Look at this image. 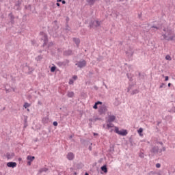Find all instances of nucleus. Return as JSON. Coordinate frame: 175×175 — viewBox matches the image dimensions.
<instances>
[{"instance_id":"f257e3e1","label":"nucleus","mask_w":175,"mask_h":175,"mask_svg":"<svg viewBox=\"0 0 175 175\" xmlns=\"http://www.w3.org/2000/svg\"><path fill=\"white\" fill-rule=\"evenodd\" d=\"M162 36L163 37V39L167 40V42H170V40H175L174 31L172 29H167L166 31V33L163 34Z\"/></svg>"},{"instance_id":"f03ea898","label":"nucleus","mask_w":175,"mask_h":175,"mask_svg":"<svg viewBox=\"0 0 175 175\" xmlns=\"http://www.w3.org/2000/svg\"><path fill=\"white\" fill-rule=\"evenodd\" d=\"M162 151H163V149H162L161 146H153L150 149V152L152 154H162Z\"/></svg>"},{"instance_id":"7ed1b4c3","label":"nucleus","mask_w":175,"mask_h":175,"mask_svg":"<svg viewBox=\"0 0 175 175\" xmlns=\"http://www.w3.org/2000/svg\"><path fill=\"white\" fill-rule=\"evenodd\" d=\"M76 66H77L78 68H80L81 69V68H85V66H87V62L84 59H82L79 62H77L75 64Z\"/></svg>"},{"instance_id":"20e7f679","label":"nucleus","mask_w":175,"mask_h":175,"mask_svg":"<svg viewBox=\"0 0 175 175\" xmlns=\"http://www.w3.org/2000/svg\"><path fill=\"white\" fill-rule=\"evenodd\" d=\"M115 132L116 133H118V135H120V136H126L128 135V131L126 130L123 129L122 131H120L118 127L115 128Z\"/></svg>"},{"instance_id":"39448f33","label":"nucleus","mask_w":175,"mask_h":175,"mask_svg":"<svg viewBox=\"0 0 175 175\" xmlns=\"http://www.w3.org/2000/svg\"><path fill=\"white\" fill-rule=\"evenodd\" d=\"M98 27H100V22L98 21H91L90 24V28H98Z\"/></svg>"},{"instance_id":"423d86ee","label":"nucleus","mask_w":175,"mask_h":175,"mask_svg":"<svg viewBox=\"0 0 175 175\" xmlns=\"http://www.w3.org/2000/svg\"><path fill=\"white\" fill-rule=\"evenodd\" d=\"M58 66H69V60L66 59L64 62H59L57 63Z\"/></svg>"},{"instance_id":"0eeeda50","label":"nucleus","mask_w":175,"mask_h":175,"mask_svg":"<svg viewBox=\"0 0 175 175\" xmlns=\"http://www.w3.org/2000/svg\"><path fill=\"white\" fill-rule=\"evenodd\" d=\"M98 111L100 114H105L106 112L107 111V108L106 107L105 105H102L100 107Z\"/></svg>"},{"instance_id":"6e6552de","label":"nucleus","mask_w":175,"mask_h":175,"mask_svg":"<svg viewBox=\"0 0 175 175\" xmlns=\"http://www.w3.org/2000/svg\"><path fill=\"white\" fill-rule=\"evenodd\" d=\"M22 1L21 0H18L14 6V9L15 10H20V6H21Z\"/></svg>"},{"instance_id":"1a4fd4ad","label":"nucleus","mask_w":175,"mask_h":175,"mask_svg":"<svg viewBox=\"0 0 175 175\" xmlns=\"http://www.w3.org/2000/svg\"><path fill=\"white\" fill-rule=\"evenodd\" d=\"M42 40H43L44 43H43V46L44 47V46L47 45V43H49V38H47V35L46 34H44Z\"/></svg>"},{"instance_id":"9d476101","label":"nucleus","mask_w":175,"mask_h":175,"mask_svg":"<svg viewBox=\"0 0 175 175\" xmlns=\"http://www.w3.org/2000/svg\"><path fill=\"white\" fill-rule=\"evenodd\" d=\"M7 166H8V167H12V168H14V167H16V166H17V163L13 162V161L8 162V163H7Z\"/></svg>"},{"instance_id":"9b49d317","label":"nucleus","mask_w":175,"mask_h":175,"mask_svg":"<svg viewBox=\"0 0 175 175\" xmlns=\"http://www.w3.org/2000/svg\"><path fill=\"white\" fill-rule=\"evenodd\" d=\"M108 122H113V121H116V116L111 115L108 117L107 120Z\"/></svg>"},{"instance_id":"f8f14e48","label":"nucleus","mask_w":175,"mask_h":175,"mask_svg":"<svg viewBox=\"0 0 175 175\" xmlns=\"http://www.w3.org/2000/svg\"><path fill=\"white\" fill-rule=\"evenodd\" d=\"M74 158H75V154H73L72 152H69L67 154V159H68L69 161H73Z\"/></svg>"},{"instance_id":"ddd939ff","label":"nucleus","mask_w":175,"mask_h":175,"mask_svg":"<svg viewBox=\"0 0 175 175\" xmlns=\"http://www.w3.org/2000/svg\"><path fill=\"white\" fill-rule=\"evenodd\" d=\"M8 16L10 18V20L11 24H14V16L13 15V13L12 12L10 13Z\"/></svg>"},{"instance_id":"4468645a","label":"nucleus","mask_w":175,"mask_h":175,"mask_svg":"<svg viewBox=\"0 0 175 175\" xmlns=\"http://www.w3.org/2000/svg\"><path fill=\"white\" fill-rule=\"evenodd\" d=\"M6 158L8 159H13L14 158V153H6Z\"/></svg>"},{"instance_id":"2eb2a0df","label":"nucleus","mask_w":175,"mask_h":175,"mask_svg":"<svg viewBox=\"0 0 175 175\" xmlns=\"http://www.w3.org/2000/svg\"><path fill=\"white\" fill-rule=\"evenodd\" d=\"M64 55H66V57L69 55H72V50H67L64 52Z\"/></svg>"},{"instance_id":"dca6fc26","label":"nucleus","mask_w":175,"mask_h":175,"mask_svg":"<svg viewBox=\"0 0 175 175\" xmlns=\"http://www.w3.org/2000/svg\"><path fill=\"white\" fill-rule=\"evenodd\" d=\"M72 40H73V42H75L77 46H79V44H80V39L79 38H73Z\"/></svg>"},{"instance_id":"f3484780","label":"nucleus","mask_w":175,"mask_h":175,"mask_svg":"<svg viewBox=\"0 0 175 175\" xmlns=\"http://www.w3.org/2000/svg\"><path fill=\"white\" fill-rule=\"evenodd\" d=\"M27 161L32 162L35 159V157L29 155L27 156Z\"/></svg>"},{"instance_id":"a211bd4d","label":"nucleus","mask_w":175,"mask_h":175,"mask_svg":"<svg viewBox=\"0 0 175 175\" xmlns=\"http://www.w3.org/2000/svg\"><path fill=\"white\" fill-rule=\"evenodd\" d=\"M96 1V0H87L86 2L88 3V5H90V6H92L94 3H95Z\"/></svg>"},{"instance_id":"6ab92c4d","label":"nucleus","mask_w":175,"mask_h":175,"mask_svg":"<svg viewBox=\"0 0 175 175\" xmlns=\"http://www.w3.org/2000/svg\"><path fill=\"white\" fill-rule=\"evenodd\" d=\"M101 170L102 172H103L104 173H107V166L106 165H103L101 167Z\"/></svg>"},{"instance_id":"aec40b11","label":"nucleus","mask_w":175,"mask_h":175,"mask_svg":"<svg viewBox=\"0 0 175 175\" xmlns=\"http://www.w3.org/2000/svg\"><path fill=\"white\" fill-rule=\"evenodd\" d=\"M47 170H49V169L44 167V168H41L39 171L38 173L40 174L42 173H43V172H47Z\"/></svg>"},{"instance_id":"412c9836","label":"nucleus","mask_w":175,"mask_h":175,"mask_svg":"<svg viewBox=\"0 0 175 175\" xmlns=\"http://www.w3.org/2000/svg\"><path fill=\"white\" fill-rule=\"evenodd\" d=\"M67 96L68 98H73L75 93L73 92H68Z\"/></svg>"},{"instance_id":"4be33fe9","label":"nucleus","mask_w":175,"mask_h":175,"mask_svg":"<svg viewBox=\"0 0 175 175\" xmlns=\"http://www.w3.org/2000/svg\"><path fill=\"white\" fill-rule=\"evenodd\" d=\"M159 144H161V148L163 149V151H166V148L165 146H163V142H158Z\"/></svg>"},{"instance_id":"5701e85b","label":"nucleus","mask_w":175,"mask_h":175,"mask_svg":"<svg viewBox=\"0 0 175 175\" xmlns=\"http://www.w3.org/2000/svg\"><path fill=\"white\" fill-rule=\"evenodd\" d=\"M43 124H47L49 122V118H44L42 119Z\"/></svg>"},{"instance_id":"b1692460","label":"nucleus","mask_w":175,"mask_h":175,"mask_svg":"<svg viewBox=\"0 0 175 175\" xmlns=\"http://www.w3.org/2000/svg\"><path fill=\"white\" fill-rule=\"evenodd\" d=\"M43 59L42 55H38L37 57H36V61H40Z\"/></svg>"},{"instance_id":"393cba45","label":"nucleus","mask_w":175,"mask_h":175,"mask_svg":"<svg viewBox=\"0 0 175 175\" xmlns=\"http://www.w3.org/2000/svg\"><path fill=\"white\" fill-rule=\"evenodd\" d=\"M29 106H31V104L28 103H25L23 107H25V109H27V107H29Z\"/></svg>"},{"instance_id":"a878e982","label":"nucleus","mask_w":175,"mask_h":175,"mask_svg":"<svg viewBox=\"0 0 175 175\" xmlns=\"http://www.w3.org/2000/svg\"><path fill=\"white\" fill-rule=\"evenodd\" d=\"M139 94V90H133L132 92H131V95H135V94Z\"/></svg>"},{"instance_id":"bb28decb","label":"nucleus","mask_w":175,"mask_h":175,"mask_svg":"<svg viewBox=\"0 0 175 175\" xmlns=\"http://www.w3.org/2000/svg\"><path fill=\"white\" fill-rule=\"evenodd\" d=\"M165 59H166L167 61H172V57H170V55H167L165 56Z\"/></svg>"},{"instance_id":"cd10ccee","label":"nucleus","mask_w":175,"mask_h":175,"mask_svg":"<svg viewBox=\"0 0 175 175\" xmlns=\"http://www.w3.org/2000/svg\"><path fill=\"white\" fill-rule=\"evenodd\" d=\"M107 128H113L114 126V124H112L111 122H109V124H107Z\"/></svg>"},{"instance_id":"c85d7f7f","label":"nucleus","mask_w":175,"mask_h":175,"mask_svg":"<svg viewBox=\"0 0 175 175\" xmlns=\"http://www.w3.org/2000/svg\"><path fill=\"white\" fill-rule=\"evenodd\" d=\"M139 158H144V153L143 152H140L139 154Z\"/></svg>"},{"instance_id":"c756f323","label":"nucleus","mask_w":175,"mask_h":175,"mask_svg":"<svg viewBox=\"0 0 175 175\" xmlns=\"http://www.w3.org/2000/svg\"><path fill=\"white\" fill-rule=\"evenodd\" d=\"M57 69V67L55 66H52L51 68V72H55V70Z\"/></svg>"},{"instance_id":"7c9ffc66","label":"nucleus","mask_w":175,"mask_h":175,"mask_svg":"<svg viewBox=\"0 0 175 175\" xmlns=\"http://www.w3.org/2000/svg\"><path fill=\"white\" fill-rule=\"evenodd\" d=\"M126 76H127L128 79L130 80V81H132V76H131V75H129V73H127Z\"/></svg>"},{"instance_id":"2f4dec72","label":"nucleus","mask_w":175,"mask_h":175,"mask_svg":"<svg viewBox=\"0 0 175 175\" xmlns=\"http://www.w3.org/2000/svg\"><path fill=\"white\" fill-rule=\"evenodd\" d=\"M138 133H139V135H142V133H143V129L142 128L139 129Z\"/></svg>"},{"instance_id":"473e14b6","label":"nucleus","mask_w":175,"mask_h":175,"mask_svg":"<svg viewBox=\"0 0 175 175\" xmlns=\"http://www.w3.org/2000/svg\"><path fill=\"white\" fill-rule=\"evenodd\" d=\"M166 88V84L165 83H161V85L159 86V88Z\"/></svg>"},{"instance_id":"72a5a7b5","label":"nucleus","mask_w":175,"mask_h":175,"mask_svg":"<svg viewBox=\"0 0 175 175\" xmlns=\"http://www.w3.org/2000/svg\"><path fill=\"white\" fill-rule=\"evenodd\" d=\"M66 31H67V32H68V31H70V28L69 27V25H66Z\"/></svg>"},{"instance_id":"f704fd0d","label":"nucleus","mask_w":175,"mask_h":175,"mask_svg":"<svg viewBox=\"0 0 175 175\" xmlns=\"http://www.w3.org/2000/svg\"><path fill=\"white\" fill-rule=\"evenodd\" d=\"M111 1H113V0H105V2L107 3V5H110L111 3Z\"/></svg>"},{"instance_id":"c9c22d12","label":"nucleus","mask_w":175,"mask_h":175,"mask_svg":"<svg viewBox=\"0 0 175 175\" xmlns=\"http://www.w3.org/2000/svg\"><path fill=\"white\" fill-rule=\"evenodd\" d=\"M93 109H95V110L98 109V104H96V103H95L94 105L93 106Z\"/></svg>"},{"instance_id":"e433bc0d","label":"nucleus","mask_w":175,"mask_h":175,"mask_svg":"<svg viewBox=\"0 0 175 175\" xmlns=\"http://www.w3.org/2000/svg\"><path fill=\"white\" fill-rule=\"evenodd\" d=\"M53 125L54 126H58V122H56V121H55V122H53Z\"/></svg>"},{"instance_id":"4c0bfd02","label":"nucleus","mask_w":175,"mask_h":175,"mask_svg":"<svg viewBox=\"0 0 175 175\" xmlns=\"http://www.w3.org/2000/svg\"><path fill=\"white\" fill-rule=\"evenodd\" d=\"M154 175V174H157L155 172L151 171L150 172L148 173V175Z\"/></svg>"},{"instance_id":"58836bf2","label":"nucleus","mask_w":175,"mask_h":175,"mask_svg":"<svg viewBox=\"0 0 175 175\" xmlns=\"http://www.w3.org/2000/svg\"><path fill=\"white\" fill-rule=\"evenodd\" d=\"M73 83H74L73 79H70L68 84L72 85V84H73Z\"/></svg>"},{"instance_id":"ea45409f","label":"nucleus","mask_w":175,"mask_h":175,"mask_svg":"<svg viewBox=\"0 0 175 175\" xmlns=\"http://www.w3.org/2000/svg\"><path fill=\"white\" fill-rule=\"evenodd\" d=\"M131 90H132V85H129L128 89H127V92H129L131 91Z\"/></svg>"},{"instance_id":"a19ab883","label":"nucleus","mask_w":175,"mask_h":175,"mask_svg":"<svg viewBox=\"0 0 175 175\" xmlns=\"http://www.w3.org/2000/svg\"><path fill=\"white\" fill-rule=\"evenodd\" d=\"M156 167H157V168L161 167V164L160 163H157L156 164Z\"/></svg>"},{"instance_id":"79ce46f5","label":"nucleus","mask_w":175,"mask_h":175,"mask_svg":"<svg viewBox=\"0 0 175 175\" xmlns=\"http://www.w3.org/2000/svg\"><path fill=\"white\" fill-rule=\"evenodd\" d=\"M72 79H73V80H77V75H74L72 77Z\"/></svg>"},{"instance_id":"37998d69","label":"nucleus","mask_w":175,"mask_h":175,"mask_svg":"<svg viewBox=\"0 0 175 175\" xmlns=\"http://www.w3.org/2000/svg\"><path fill=\"white\" fill-rule=\"evenodd\" d=\"M169 80V77L166 76L165 79V81H167Z\"/></svg>"},{"instance_id":"c03bdc74","label":"nucleus","mask_w":175,"mask_h":175,"mask_svg":"<svg viewBox=\"0 0 175 175\" xmlns=\"http://www.w3.org/2000/svg\"><path fill=\"white\" fill-rule=\"evenodd\" d=\"M96 103V105H102V102L100 101H97Z\"/></svg>"},{"instance_id":"a18cd8bd","label":"nucleus","mask_w":175,"mask_h":175,"mask_svg":"<svg viewBox=\"0 0 175 175\" xmlns=\"http://www.w3.org/2000/svg\"><path fill=\"white\" fill-rule=\"evenodd\" d=\"M62 3L63 5H65V3H66V1L65 0H62Z\"/></svg>"},{"instance_id":"49530a36","label":"nucleus","mask_w":175,"mask_h":175,"mask_svg":"<svg viewBox=\"0 0 175 175\" xmlns=\"http://www.w3.org/2000/svg\"><path fill=\"white\" fill-rule=\"evenodd\" d=\"M152 28H155L156 29H159V27H158L157 26H152Z\"/></svg>"},{"instance_id":"de8ad7c7","label":"nucleus","mask_w":175,"mask_h":175,"mask_svg":"<svg viewBox=\"0 0 175 175\" xmlns=\"http://www.w3.org/2000/svg\"><path fill=\"white\" fill-rule=\"evenodd\" d=\"M31 162H32V161H29L27 162V165H28L29 166H31Z\"/></svg>"},{"instance_id":"09e8293b","label":"nucleus","mask_w":175,"mask_h":175,"mask_svg":"<svg viewBox=\"0 0 175 175\" xmlns=\"http://www.w3.org/2000/svg\"><path fill=\"white\" fill-rule=\"evenodd\" d=\"M88 148H89L90 151H92V146H90Z\"/></svg>"},{"instance_id":"8fccbe9b","label":"nucleus","mask_w":175,"mask_h":175,"mask_svg":"<svg viewBox=\"0 0 175 175\" xmlns=\"http://www.w3.org/2000/svg\"><path fill=\"white\" fill-rule=\"evenodd\" d=\"M94 90H98V88L97 86H94Z\"/></svg>"},{"instance_id":"3c124183","label":"nucleus","mask_w":175,"mask_h":175,"mask_svg":"<svg viewBox=\"0 0 175 175\" xmlns=\"http://www.w3.org/2000/svg\"><path fill=\"white\" fill-rule=\"evenodd\" d=\"M24 122L25 124H27V117L25 118Z\"/></svg>"},{"instance_id":"603ef678","label":"nucleus","mask_w":175,"mask_h":175,"mask_svg":"<svg viewBox=\"0 0 175 175\" xmlns=\"http://www.w3.org/2000/svg\"><path fill=\"white\" fill-rule=\"evenodd\" d=\"M56 5H57V6H58V7L61 6V4H59V3H57Z\"/></svg>"},{"instance_id":"864d4df0","label":"nucleus","mask_w":175,"mask_h":175,"mask_svg":"<svg viewBox=\"0 0 175 175\" xmlns=\"http://www.w3.org/2000/svg\"><path fill=\"white\" fill-rule=\"evenodd\" d=\"M94 136H98V133H94Z\"/></svg>"},{"instance_id":"5fc2aeb1","label":"nucleus","mask_w":175,"mask_h":175,"mask_svg":"<svg viewBox=\"0 0 175 175\" xmlns=\"http://www.w3.org/2000/svg\"><path fill=\"white\" fill-rule=\"evenodd\" d=\"M57 2H62V0H57Z\"/></svg>"},{"instance_id":"6e6d98bb","label":"nucleus","mask_w":175,"mask_h":175,"mask_svg":"<svg viewBox=\"0 0 175 175\" xmlns=\"http://www.w3.org/2000/svg\"><path fill=\"white\" fill-rule=\"evenodd\" d=\"M139 77H142V73L139 72Z\"/></svg>"},{"instance_id":"4d7b16f0","label":"nucleus","mask_w":175,"mask_h":175,"mask_svg":"<svg viewBox=\"0 0 175 175\" xmlns=\"http://www.w3.org/2000/svg\"><path fill=\"white\" fill-rule=\"evenodd\" d=\"M38 105H42V102H40V101H38Z\"/></svg>"},{"instance_id":"13d9d810","label":"nucleus","mask_w":175,"mask_h":175,"mask_svg":"<svg viewBox=\"0 0 175 175\" xmlns=\"http://www.w3.org/2000/svg\"><path fill=\"white\" fill-rule=\"evenodd\" d=\"M172 85V83H168V87H170Z\"/></svg>"},{"instance_id":"bf43d9fd","label":"nucleus","mask_w":175,"mask_h":175,"mask_svg":"<svg viewBox=\"0 0 175 175\" xmlns=\"http://www.w3.org/2000/svg\"><path fill=\"white\" fill-rule=\"evenodd\" d=\"M139 18H140V17H142V14H139Z\"/></svg>"},{"instance_id":"052dcab7","label":"nucleus","mask_w":175,"mask_h":175,"mask_svg":"<svg viewBox=\"0 0 175 175\" xmlns=\"http://www.w3.org/2000/svg\"><path fill=\"white\" fill-rule=\"evenodd\" d=\"M85 175H90L88 173L85 172Z\"/></svg>"},{"instance_id":"680f3d73","label":"nucleus","mask_w":175,"mask_h":175,"mask_svg":"<svg viewBox=\"0 0 175 175\" xmlns=\"http://www.w3.org/2000/svg\"><path fill=\"white\" fill-rule=\"evenodd\" d=\"M161 124V122H158L157 125H159Z\"/></svg>"},{"instance_id":"e2e57ef3","label":"nucleus","mask_w":175,"mask_h":175,"mask_svg":"<svg viewBox=\"0 0 175 175\" xmlns=\"http://www.w3.org/2000/svg\"><path fill=\"white\" fill-rule=\"evenodd\" d=\"M157 175H162V174H161V173H158V174H157Z\"/></svg>"},{"instance_id":"0e129e2a","label":"nucleus","mask_w":175,"mask_h":175,"mask_svg":"<svg viewBox=\"0 0 175 175\" xmlns=\"http://www.w3.org/2000/svg\"><path fill=\"white\" fill-rule=\"evenodd\" d=\"M163 31H164L165 32H166V29H163Z\"/></svg>"},{"instance_id":"69168bd1","label":"nucleus","mask_w":175,"mask_h":175,"mask_svg":"<svg viewBox=\"0 0 175 175\" xmlns=\"http://www.w3.org/2000/svg\"><path fill=\"white\" fill-rule=\"evenodd\" d=\"M72 135H71V136H70V139H72Z\"/></svg>"},{"instance_id":"338daca9","label":"nucleus","mask_w":175,"mask_h":175,"mask_svg":"<svg viewBox=\"0 0 175 175\" xmlns=\"http://www.w3.org/2000/svg\"><path fill=\"white\" fill-rule=\"evenodd\" d=\"M89 121H92V119H90Z\"/></svg>"},{"instance_id":"774afa93","label":"nucleus","mask_w":175,"mask_h":175,"mask_svg":"<svg viewBox=\"0 0 175 175\" xmlns=\"http://www.w3.org/2000/svg\"><path fill=\"white\" fill-rule=\"evenodd\" d=\"M77 172H75V175H77Z\"/></svg>"}]
</instances>
